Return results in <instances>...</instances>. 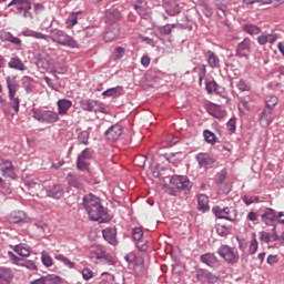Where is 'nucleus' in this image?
<instances>
[{"mask_svg":"<svg viewBox=\"0 0 284 284\" xmlns=\"http://www.w3.org/2000/svg\"><path fill=\"white\" fill-rule=\"evenodd\" d=\"M83 207L88 212L91 221H98V223H108V221H110L108 211H105V207H103L101 201L95 195H84Z\"/></svg>","mask_w":284,"mask_h":284,"instance_id":"obj_1","label":"nucleus"},{"mask_svg":"<svg viewBox=\"0 0 284 284\" xmlns=\"http://www.w3.org/2000/svg\"><path fill=\"white\" fill-rule=\"evenodd\" d=\"M42 41H49L58 43L59 45H64V48H79V43L70 34H67L65 31L61 29H51L50 34H44L42 32L36 31L34 38Z\"/></svg>","mask_w":284,"mask_h":284,"instance_id":"obj_2","label":"nucleus"},{"mask_svg":"<svg viewBox=\"0 0 284 284\" xmlns=\"http://www.w3.org/2000/svg\"><path fill=\"white\" fill-rule=\"evenodd\" d=\"M170 185L171 186L166 189V194L178 196L180 192H190L193 184L185 175H173L170 179Z\"/></svg>","mask_w":284,"mask_h":284,"instance_id":"obj_3","label":"nucleus"},{"mask_svg":"<svg viewBox=\"0 0 284 284\" xmlns=\"http://www.w3.org/2000/svg\"><path fill=\"white\" fill-rule=\"evenodd\" d=\"M7 8H11L10 12L22 17V19H29L32 21L34 16L30 12L32 10V2L30 0H12L8 3Z\"/></svg>","mask_w":284,"mask_h":284,"instance_id":"obj_4","label":"nucleus"},{"mask_svg":"<svg viewBox=\"0 0 284 284\" xmlns=\"http://www.w3.org/2000/svg\"><path fill=\"white\" fill-rule=\"evenodd\" d=\"M6 83L9 92V105L14 112H19L21 105V99L17 92H19V84L17 83V75L11 78L10 75L6 78Z\"/></svg>","mask_w":284,"mask_h":284,"instance_id":"obj_5","label":"nucleus"},{"mask_svg":"<svg viewBox=\"0 0 284 284\" xmlns=\"http://www.w3.org/2000/svg\"><path fill=\"white\" fill-rule=\"evenodd\" d=\"M32 116L39 123H44L47 125H51L52 123H57L59 121V113H57V111L45 109H33Z\"/></svg>","mask_w":284,"mask_h":284,"instance_id":"obj_6","label":"nucleus"},{"mask_svg":"<svg viewBox=\"0 0 284 284\" xmlns=\"http://www.w3.org/2000/svg\"><path fill=\"white\" fill-rule=\"evenodd\" d=\"M217 254L226 262L229 265H235L239 263V250L231 247L230 245H221L217 250Z\"/></svg>","mask_w":284,"mask_h":284,"instance_id":"obj_7","label":"nucleus"},{"mask_svg":"<svg viewBox=\"0 0 284 284\" xmlns=\"http://www.w3.org/2000/svg\"><path fill=\"white\" fill-rule=\"evenodd\" d=\"M94 159V151L90 148L84 149L77 159V170L80 172H88L90 168V161Z\"/></svg>","mask_w":284,"mask_h":284,"instance_id":"obj_8","label":"nucleus"},{"mask_svg":"<svg viewBox=\"0 0 284 284\" xmlns=\"http://www.w3.org/2000/svg\"><path fill=\"white\" fill-rule=\"evenodd\" d=\"M80 108L84 112H94L95 114L104 110L103 103L97 100H82L80 101Z\"/></svg>","mask_w":284,"mask_h":284,"instance_id":"obj_9","label":"nucleus"},{"mask_svg":"<svg viewBox=\"0 0 284 284\" xmlns=\"http://www.w3.org/2000/svg\"><path fill=\"white\" fill-rule=\"evenodd\" d=\"M196 278L197 281H202L203 283L216 284L221 281V277L210 271H205L200 268L196 271Z\"/></svg>","mask_w":284,"mask_h":284,"instance_id":"obj_10","label":"nucleus"},{"mask_svg":"<svg viewBox=\"0 0 284 284\" xmlns=\"http://www.w3.org/2000/svg\"><path fill=\"white\" fill-rule=\"evenodd\" d=\"M251 53H252V40L245 38L242 42L237 44L236 57L250 59Z\"/></svg>","mask_w":284,"mask_h":284,"instance_id":"obj_11","label":"nucleus"},{"mask_svg":"<svg viewBox=\"0 0 284 284\" xmlns=\"http://www.w3.org/2000/svg\"><path fill=\"white\" fill-rule=\"evenodd\" d=\"M0 172L4 179H11L14 181L17 179V173L14 172V164L10 160L7 161L0 166Z\"/></svg>","mask_w":284,"mask_h":284,"instance_id":"obj_12","label":"nucleus"},{"mask_svg":"<svg viewBox=\"0 0 284 284\" xmlns=\"http://www.w3.org/2000/svg\"><path fill=\"white\" fill-rule=\"evenodd\" d=\"M121 20V11L116 8H111L105 12V23L108 26H116V21Z\"/></svg>","mask_w":284,"mask_h":284,"instance_id":"obj_13","label":"nucleus"},{"mask_svg":"<svg viewBox=\"0 0 284 284\" xmlns=\"http://www.w3.org/2000/svg\"><path fill=\"white\" fill-rule=\"evenodd\" d=\"M123 134V126L120 124H114L105 131V136L109 141H119Z\"/></svg>","mask_w":284,"mask_h":284,"instance_id":"obj_14","label":"nucleus"},{"mask_svg":"<svg viewBox=\"0 0 284 284\" xmlns=\"http://www.w3.org/2000/svg\"><path fill=\"white\" fill-rule=\"evenodd\" d=\"M262 223L265 225H272L275 221H278V215L274 209L267 207L264 210V213L261 215Z\"/></svg>","mask_w":284,"mask_h":284,"instance_id":"obj_15","label":"nucleus"},{"mask_svg":"<svg viewBox=\"0 0 284 284\" xmlns=\"http://www.w3.org/2000/svg\"><path fill=\"white\" fill-rule=\"evenodd\" d=\"M89 253L91 261H93V263H97V261L105 256V248L101 245H92L89 248Z\"/></svg>","mask_w":284,"mask_h":284,"instance_id":"obj_16","label":"nucleus"},{"mask_svg":"<svg viewBox=\"0 0 284 284\" xmlns=\"http://www.w3.org/2000/svg\"><path fill=\"white\" fill-rule=\"evenodd\" d=\"M164 8L170 17H175V14L181 12V6H179L176 0H164Z\"/></svg>","mask_w":284,"mask_h":284,"instance_id":"obj_17","label":"nucleus"},{"mask_svg":"<svg viewBox=\"0 0 284 284\" xmlns=\"http://www.w3.org/2000/svg\"><path fill=\"white\" fill-rule=\"evenodd\" d=\"M57 106L58 112H55V114H58V116H65V114H68V110L72 108V101L68 99H60L57 102Z\"/></svg>","mask_w":284,"mask_h":284,"instance_id":"obj_18","label":"nucleus"},{"mask_svg":"<svg viewBox=\"0 0 284 284\" xmlns=\"http://www.w3.org/2000/svg\"><path fill=\"white\" fill-rule=\"evenodd\" d=\"M47 192V196H49L50 199H63V187H61V185L59 184H54L53 186H49L45 189Z\"/></svg>","mask_w":284,"mask_h":284,"instance_id":"obj_19","label":"nucleus"},{"mask_svg":"<svg viewBox=\"0 0 284 284\" xmlns=\"http://www.w3.org/2000/svg\"><path fill=\"white\" fill-rule=\"evenodd\" d=\"M119 32H120L119 24H113V26L110 24V27L104 32V41L106 43L114 41V39L119 37Z\"/></svg>","mask_w":284,"mask_h":284,"instance_id":"obj_20","label":"nucleus"},{"mask_svg":"<svg viewBox=\"0 0 284 284\" xmlns=\"http://www.w3.org/2000/svg\"><path fill=\"white\" fill-rule=\"evenodd\" d=\"M202 261L209 267H219V257L214 253H206L200 256Z\"/></svg>","mask_w":284,"mask_h":284,"instance_id":"obj_21","label":"nucleus"},{"mask_svg":"<svg viewBox=\"0 0 284 284\" xmlns=\"http://www.w3.org/2000/svg\"><path fill=\"white\" fill-rule=\"evenodd\" d=\"M103 239L106 240L110 245H116V227H106L102 231Z\"/></svg>","mask_w":284,"mask_h":284,"instance_id":"obj_22","label":"nucleus"},{"mask_svg":"<svg viewBox=\"0 0 284 284\" xmlns=\"http://www.w3.org/2000/svg\"><path fill=\"white\" fill-rule=\"evenodd\" d=\"M196 161H197L200 168L207 169V168H212V165H214V160L205 153L197 154Z\"/></svg>","mask_w":284,"mask_h":284,"instance_id":"obj_23","label":"nucleus"},{"mask_svg":"<svg viewBox=\"0 0 284 284\" xmlns=\"http://www.w3.org/2000/svg\"><path fill=\"white\" fill-rule=\"evenodd\" d=\"M133 8L142 18L148 16V3L145 0H132Z\"/></svg>","mask_w":284,"mask_h":284,"instance_id":"obj_24","label":"nucleus"},{"mask_svg":"<svg viewBox=\"0 0 284 284\" xmlns=\"http://www.w3.org/2000/svg\"><path fill=\"white\" fill-rule=\"evenodd\" d=\"M8 68H10L11 70H19L20 72L27 70L26 64L19 57L11 58L10 61L8 62Z\"/></svg>","mask_w":284,"mask_h":284,"instance_id":"obj_25","label":"nucleus"},{"mask_svg":"<svg viewBox=\"0 0 284 284\" xmlns=\"http://www.w3.org/2000/svg\"><path fill=\"white\" fill-rule=\"evenodd\" d=\"M197 210L200 212H209L210 211V197L205 194H200L197 196Z\"/></svg>","mask_w":284,"mask_h":284,"instance_id":"obj_26","label":"nucleus"},{"mask_svg":"<svg viewBox=\"0 0 284 284\" xmlns=\"http://www.w3.org/2000/svg\"><path fill=\"white\" fill-rule=\"evenodd\" d=\"M274 120V116L272 115V109L265 108L261 114L260 118V123L264 126L267 128L270 123Z\"/></svg>","mask_w":284,"mask_h":284,"instance_id":"obj_27","label":"nucleus"},{"mask_svg":"<svg viewBox=\"0 0 284 284\" xmlns=\"http://www.w3.org/2000/svg\"><path fill=\"white\" fill-rule=\"evenodd\" d=\"M79 19H83V11H75L70 13V16L67 19L68 28H74V26L79 23Z\"/></svg>","mask_w":284,"mask_h":284,"instance_id":"obj_28","label":"nucleus"},{"mask_svg":"<svg viewBox=\"0 0 284 284\" xmlns=\"http://www.w3.org/2000/svg\"><path fill=\"white\" fill-rule=\"evenodd\" d=\"M224 219L225 221H231V223H236L239 221L236 216H239V212L234 207H224Z\"/></svg>","mask_w":284,"mask_h":284,"instance_id":"obj_29","label":"nucleus"},{"mask_svg":"<svg viewBox=\"0 0 284 284\" xmlns=\"http://www.w3.org/2000/svg\"><path fill=\"white\" fill-rule=\"evenodd\" d=\"M26 221V212L23 211H13L9 215L10 223H23Z\"/></svg>","mask_w":284,"mask_h":284,"instance_id":"obj_30","label":"nucleus"},{"mask_svg":"<svg viewBox=\"0 0 284 284\" xmlns=\"http://www.w3.org/2000/svg\"><path fill=\"white\" fill-rule=\"evenodd\" d=\"M205 57L207 58V63L210 68L214 69L221 67V60H219V57H216L213 51H207Z\"/></svg>","mask_w":284,"mask_h":284,"instance_id":"obj_31","label":"nucleus"},{"mask_svg":"<svg viewBox=\"0 0 284 284\" xmlns=\"http://www.w3.org/2000/svg\"><path fill=\"white\" fill-rule=\"evenodd\" d=\"M12 281V271L8 267H0V283H10Z\"/></svg>","mask_w":284,"mask_h":284,"instance_id":"obj_32","label":"nucleus"},{"mask_svg":"<svg viewBox=\"0 0 284 284\" xmlns=\"http://www.w3.org/2000/svg\"><path fill=\"white\" fill-rule=\"evenodd\" d=\"M78 143H79V145H89V143H90V132L80 131L78 133Z\"/></svg>","mask_w":284,"mask_h":284,"instance_id":"obj_33","label":"nucleus"},{"mask_svg":"<svg viewBox=\"0 0 284 284\" xmlns=\"http://www.w3.org/2000/svg\"><path fill=\"white\" fill-rule=\"evenodd\" d=\"M256 252H258V240H256V233H252V240L250 241L248 245V253L254 255Z\"/></svg>","mask_w":284,"mask_h":284,"instance_id":"obj_34","label":"nucleus"},{"mask_svg":"<svg viewBox=\"0 0 284 284\" xmlns=\"http://www.w3.org/2000/svg\"><path fill=\"white\" fill-rule=\"evenodd\" d=\"M13 250L19 254V256H24V257L30 256V253H31L30 247L23 244L16 245Z\"/></svg>","mask_w":284,"mask_h":284,"instance_id":"obj_35","label":"nucleus"},{"mask_svg":"<svg viewBox=\"0 0 284 284\" xmlns=\"http://www.w3.org/2000/svg\"><path fill=\"white\" fill-rule=\"evenodd\" d=\"M123 91V88L122 87H115V88H111V89H108L105 90L103 93H102V97H121V92Z\"/></svg>","mask_w":284,"mask_h":284,"instance_id":"obj_36","label":"nucleus"},{"mask_svg":"<svg viewBox=\"0 0 284 284\" xmlns=\"http://www.w3.org/2000/svg\"><path fill=\"white\" fill-rule=\"evenodd\" d=\"M32 81H34V79L31 77L24 75L22 78V88H24V92H27V94L32 93Z\"/></svg>","mask_w":284,"mask_h":284,"instance_id":"obj_37","label":"nucleus"},{"mask_svg":"<svg viewBox=\"0 0 284 284\" xmlns=\"http://www.w3.org/2000/svg\"><path fill=\"white\" fill-rule=\"evenodd\" d=\"M44 284H61V277L59 275L49 274L47 276H42Z\"/></svg>","mask_w":284,"mask_h":284,"instance_id":"obj_38","label":"nucleus"},{"mask_svg":"<svg viewBox=\"0 0 284 284\" xmlns=\"http://www.w3.org/2000/svg\"><path fill=\"white\" fill-rule=\"evenodd\" d=\"M244 31L250 34L251 37H254L256 34H261V28L254 24H245Z\"/></svg>","mask_w":284,"mask_h":284,"instance_id":"obj_39","label":"nucleus"},{"mask_svg":"<svg viewBox=\"0 0 284 284\" xmlns=\"http://www.w3.org/2000/svg\"><path fill=\"white\" fill-rule=\"evenodd\" d=\"M266 109L274 110L278 103V98L276 95H267L265 99Z\"/></svg>","mask_w":284,"mask_h":284,"instance_id":"obj_40","label":"nucleus"},{"mask_svg":"<svg viewBox=\"0 0 284 284\" xmlns=\"http://www.w3.org/2000/svg\"><path fill=\"white\" fill-rule=\"evenodd\" d=\"M203 136L206 141V143H211V145H214L216 143V135L212 133L210 130H204Z\"/></svg>","mask_w":284,"mask_h":284,"instance_id":"obj_41","label":"nucleus"},{"mask_svg":"<svg viewBox=\"0 0 284 284\" xmlns=\"http://www.w3.org/2000/svg\"><path fill=\"white\" fill-rule=\"evenodd\" d=\"M41 261L45 267H52V264H53L52 256H50V254H48L47 252L41 253Z\"/></svg>","mask_w":284,"mask_h":284,"instance_id":"obj_42","label":"nucleus"},{"mask_svg":"<svg viewBox=\"0 0 284 284\" xmlns=\"http://www.w3.org/2000/svg\"><path fill=\"white\" fill-rule=\"evenodd\" d=\"M216 230V234H219V236H227V234H230V227L223 225V224H217L215 226Z\"/></svg>","mask_w":284,"mask_h":284,"instance_id":"obj_43","label":"nucleus"},{"mask_svg":"<svg viewBox=\"0 0 284 284\" xmlns=\"http://www.w3.org/2000/svg\"><path fill=\"white\" fill-rule=\"evenodd\" d=\"M193 72H195V74H197L199 77L203 78V77H205V74H207V69H206L205 64H197L193 69Z\"/></svg>","mask_w":284,"mask_h":284,"instance_id":"obj_44","label":"nucleus"},{"mask_svg":"<svg viewBox=\"0 0 284 284\" xmlns=\"http://www.w3.org/2000/svg\"><path fill=\"white\" fill-rule=\"evenodd\" d=\"M132 236L134 241H141V239H143V227L133 229Z\"/></svg>","mask_w":284,"mask_h":284,"instance_id":"obj_45","label":"nucleus"},{"mask_svg":"<svg viewBox=\"0 0 284 284\" xmlns=\"http://www.w3.org/2000/svg\"><path fill=\"white\" fill-rule=\"evenodd\" d=\"M19 267H26L27 270L34 272V270H37V264H34L32 261H24L19 264Z\"/></svg>","mask_w":284,"mask_h":284,"instance_id":"obj_46","label":"nucleus"},{"mask_svg":"<svg viewBox=\"0 0 284 284\" xmlns=\"http://www.w3.org/2000/svg\"><path fill=\"white\" fill-rule=\"evenodd\" d=\"M260 241L261 243H266V244L272 243L271 234L265 231L260 232Z\"/></svg>","mask_w":284,"mask_h":284,"instance_id":"obj_47","label":"nucleus"},{"mask_svg":"<svg viewBox=\"0 0 284 284\" xmlns=\"http://www.w3.org/2000/svg\"><path fill=\"white\" fill-rule=\"evenodd\" d=\"M226 128L229 132H236V118H231L226 123Z\"/></svg>","mask_w":284,"mask_h":284,"instance_id":"obj_48","label":"nucleus"},{"mask_svg":"<svg viewBox=\"0 0 284 284\" xmlns=\"http://www.w3.org/2000/svg\"><path fill=\"white\" fill-rule=\"evenodd\" d=\"M237 88L239 90H241V92H248L250 83H247V81L245 80H240L237 83Z\"/></svg>","mask_w":284,"mask_h":284,"instance_id":"obj_49","label":"nucleus"},{"mask_svg":"<svg viewBox=\"0 0 284 284\" xmlns=\"http://www.w3.org/2000/svg\"><path fill=\"white\" fill-rule=\"evenodd\" d=\"M205 85H206V92L209 94H212L216 90V88H219V84H216V82L214 81L206 82Z\"/></svg>","mask_w":284,"mask_h":284,"instance_id":"obj_50","label":"nucleus"},{"mask_svg":"<svg viewBox=\"0 0 284 284\" xmlns=\"http://www.w3.org/2000/svg\"><path fill=\"white\" fill-rule=\"evenodd\" d=\"M212 212L217 219H225L223 209H221V206H214L212 209Z\"/></svg>","mask_w":284,"mask_h":284,"instance_id":"obj_51","label":"nucleus"},{"mask_svg":"<svg viewBox=\"0 0 284 284\" xmlns=\"http://www.w3.org/2000/svg\"><path fill=\"white\" fill-rule=\"evenodd\" d=\"M242 201L243 203H245V205H252V203H258V196H243Z\"/></svg>","mask_w":284,"mask_h":284,"instance_id":"obj_52","label":"nucleus"},{"mask_svg":"<svg viewBox=\"0 0 284 284\" xmlns=\"http://www.w3.org/2000/svg\"><path fill=\"white\" fill-rule=\"evenodd\" d=\"M92 276H94V273L92 272V270H90V268L82 270V277L84 278V281H90V278H92Z\"/></svg>","mask_w":284,"mask_h":284,"instance_id":"obj_53","label":"nucleus"},{"mask_svg":"<svg viewBox=\"0 0 284 284\" xmlns=\"http://www.w3.org/2000/svg\"><path fill=\"white\" fill-rule=\"evenodd\" d=\"M8 256L14 265H18V266L21 265V258L19 256H17L14 253L8 252Z\"/></svg>","mask_w":284,"mask_h":284,"instance_id":"obj_54","label":"nucleus"},{"mask_svg":"<svg viewBox=\"0 0 284 284\" xmlns=\"http://www.w3.org/2000/svg\"><path fill=\"white\" fill-rule=\"evenodd\" d=\"M95 29L94 27H87L85 29H83L82 33L84 34V37L90 38V37H94L95 33Z\"/></svg>","mask_w":284,"mask_h":284,"instance_id":"obj_55","label":"nucleus"},{"mask_svg":"<svg viewBox=\"0 0 284 284\" xmlns=\"http://www.w3.org/2000/svg\"><path fill=\"white\" fill-rule=\"evenodd\" d=\"M247 221H252V223H258V214H256V212L251 211L247 216H246Z\"/></svg>","mask_w":284,"mask_h":284,"instance_id":"obj_56","label":"nucleus"},{"mask_svg":"<svg viewBox=\"0 0 284 284\" xmlns=\"http://www.w3.org/2000/svg\"><path fill=\"white\" fill-rule=\"evenodd\" d=\"M173 28H176V24H166L162 28L161 32L162 34H171Z\"/></svg>","mask_w":284,"mask_h":284,"instance_id":"obj_57","label":"nucleus"},{"mask_svg":"<svg viewBox=\"0 0 284 284\" xmlns=\"http://www.w3.org/2000/svg\"><path fill=\"white\" fill-rule=\"evenodd\" d=\"M125 54V49L123 47L115 48V59H123Z\"/></svg>","mask_w":284,"mask_h":284,"instance_id":"obj_58","label":"nucleus"},{"mask_svg":"<svg viewBox=\"0 0 284 284\" xmlns=\"http://www.w3.org/2000/svg\"><path fill=\"white\" fill-rule=\"evenodd\" d=\"M266 263L268 265H275V263H278V255H268L266 258Z\"/></svg>","mask_w":284,"mask_h":284,"instance_id":"obj_59","label":"nucleus"},{"mask_svg":"<svg viewBox=\"0 0 284 284\" xmlns=\"http://www.w3.org/2000/svg\"><path fill=\"white\" fill-rule=\"evenodd\" d=\"M33 10H34L36 14H41V12H43V10H45V7H43V4H41V3H34Z\"/></svg>","mask_w":284,"mask_h":284,"instance_id":"obj_60","label":"nucleus"},{"mask_svg":"<svg viewBox=\"0 0 284 284\" xmlns=\"http://www.w3.org/2000/svg\"><path fill=\"white\" fill-rule=\"evenodd\" d=\"M124 258L126 263H134L136 261V255L134 253H129Z\"/></svg>","mask_w":284,"mask_h":284,"instance_id":"obj_61","label":"nucleus"},{"mask_svg":"<svg viewBox=\"0 0 284 284\" xmlns=\"http://www.w3.org/2000/svg\"><path fill=\"white\" fill-rule=\"evenodd\" d=\"M257 43L260 45H266V43H267V34H262V36L257 37Z\"/></svg>","mask_w":284,"mask_h":284,"instance_id":"obj_62","label":"nucleus"},{"mask_svg":"<svg viewBox=\"0 0 284 284\" xmlns=\"http://www.w3.org/2000/svg\"><path fill=\"white\" fill-rule=\"evenodd\" d=\"M136 248L139 250V252H148V243L138 242Z\"/></svg>","mask_w":284,"mask_h":284,"instance_id":"obj_63","label":"nucleus"},{"mask_svg":"<svg viewBox=\"0 0 284 284\" xmlns=\"http://www.w3.org/2000/svg\"><path fill=\"white\" fill-rule=\"evenodd\" d=\"M102 258H104L108 265H114V257H112L110 254L104 253V256Z\"/></svg>","mask_w":284,"mask_h":284,"instance_id":"obj_64","label":"nucleus"}]
</instances>
